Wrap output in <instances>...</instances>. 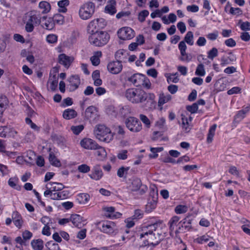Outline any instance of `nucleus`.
I'll use <instances>...</instances> for the list:
<instances>
[{"instance_id": "nucleus-2", "label": "nucleus", "mask_w": 250, "mask_h": 250, "mask_svg": "<svg viewBox=\"0 0 250 250\" xmlns=\"http://www.w3.org/2000/svg\"><path fill=\"white\" fill-rule=\"evenodd\" d=\"M125 97L133 104L146 103L148 109H153L156 105L155 96L153 93H146L139 88H129L126 90Z\"/></svg>"}, {"instance_id": "nucleus-40", "label": "nucleus", "mask_w": 250, "mask_h": 250, "mask_svg": "<svg viewBox=\"0 0 250 250\" xmlns=\"http://www.w3.org/2000/svg\"><path fill=\"white\" fill-rule=\"evenodd\" d=\"M184 41L189 45H192L193 44V34L191 31H188L187 33L184 38Z\"/></svg>"}, {"instance_id": "nucleus-50", "label": "nucleus", "mask_w": 250, "mask_h": 250, "mask_svg": "<svg viewBox=\"0 0 250 250\" xmlns=\"http://www.w3.org/2000/svg\"><path fill=\"white\" fill-rule=\"evenodd\" d=\"M177 73L170 74L167 78V81L168 83H177L179 82V79L177 76Z\"/></svg>"}, {"instance_id": "nucleus-18", "label": "nucleus", "mask_w": 250, "mask_h": 250, "mask_svg": "<svg viewBox=\"0 0 250 250\" xmlns=\"http://www.w3.org/2000/svg\"><path fill=\"white\" fill-rule=\"evenodd\" d=\"M70 221L75 227L78 228H81L85 224L83 217L79 214H72L70 217Z\"/></svg>"}, {"instance_id": "nucleus-38", "label": "nucleus", "mask_w": 250, "mask_h": 250, "mask_svg": "<svg viewBox=\"0 0 250 250\" xmlns=\"http://www.w3.org/2000/svg\"><path fill=\"white\" fill-rule=\"evenodd\" d=\"M171 99V96L169 94L164 95L162 94L160 95L158 101V105L159 106H161L165 104V103L168 102Z\"/></svg>"}, {"instance_id": "nucleus-54", "label": "nucleus", "mask_w": 250, "mask_h": 250, "mask_svg": "<svg viewBox=\"0 0 250 250\" xmlns=\"http://www.w3.org/2000/svg\"><path fill=\"white\" fill-rule=\"evenodd\" d=\"M181 57L180 59L182 61L189 62L191 60V57L186 53V51L180 52Z\"/></svg>"}, {"instance_id": "nucleus-56", "label": "nucleus", "mask_w": 250, "mask_h": 250, "mask_svg": "<svg viewBox=\"0 0 250 250\" xmlns=\"http://www.w3.org/2000/svg\"><path fill=\"white\" fill-rule=\"evenodd\" d=\"M78 170L82 173H87L90 170V168L86 164H82L78 166Z\"/></svg>"}, {"instance_id": "nucleus-20", "label": "nucleus", "mask_w": 250, "mask_h": 250, "mask_svg": "<svg viewBox=\"0 0 250 250\" xmlns=\"http://www.w3.org/2000/svg\"><path fill=\"white\" fill-rule=\"evenodd\" d=\"M182 127L183 130L186 132L188 133L190 131L191 128V125H190V122L192 119V117L189 116L188 118L186 117L183 114H182Z\"/></svg>"}, {"instance_id": "nucleus-31", "label": "nucleus", "mask_w": 250, "mask_h": 250, "mask_svg": "<svg viewBox=\"0 0 250 250\" xmlns=\"http://www.w3.org/2000/svg\"><path fill=\"white\" fill-rule=\"evenodd\" d=\"M89 195L85 193L79 194L77 196V201L80 204H85L89 200Z\"/></svg>"}, {"instance_id": "nucleus-64", "label": "nucleus", "mask_w": 250, "mask_h": 250, "mask_svg": "<svg viewBox=\"0 0 250 250\" xmlns=\"http://www.w3.org/2000/svg\"><path fill=\"white\" fill-rule=\"evenodd\" d=\"M177 26L182 34L185 32L186 30V26L184 22L182 21L179 22L177 24Z\"/></svg>"}, {"instance_id": "nucleus-13", "label": "nucleus", "mask_w": 250, "mask_h": 250, "mask_svg": "<svg viewBox=\"0 0 250 250\" xmlns=\"http://www.w3.org/2000/svg\"><path fill=\"white\" fill-rule=\"evenodd\" d=\"M141 180L139 178H134L132 180L131 184L129 186V189L131 191H139L140 194H143L145 192L144 189H140L142 186Z\"/></svg>"}, {"instance_id": "nucleus-15", "label": "nucleus", "mask_w": 250, "mask_h": 250, "mask_svg": "<svg viewBox=\"0 0 250 250\" xmlns=\"http://www.w3.org/2000/svg\"><path fill=\"white\" fill-rule=\"evenodd\" d=\"M192 219H190L188 216H187L179 222L181 224L178 229L175 231V236H177L178 234L180 232V229L181 228H184L186 229L189 230L191 229V222Z\"/></svg>"}, {"instance_id": "nucleus-48", "label": "nucleus", "mask_w": 250, "mask_h": 250, "mask_svg": "<svg viewBox=\"0 0 250 250\" xmlns=\"http://www.w3.org/2000/svg\"><path fill=\"white\" fill-rule=\"evenodd\" d=\"M218 55V51L216 48L213 47L208 52V58L211 60H213L214 58L217 57Z\"/></svg>"}, {"instance_id": "nucleus-22", "label": "nucleus", "mask_w": 250, "mask_h": 250, "mask_svg": "<svg viewBox=\"0 0 250 250\" xmlns=\"http://www.w3.org/2000/svg\"><path fill=\"white\" fill-rule=\"evenodd\" d=\"M103 176V171L98 165L94 167L91 173L89 175L91 179L96 181L100 180Z\"/></svg>"}, {"instance_id": "nucleus-7", "label": "nucleus", "mask_w": 250, "mask_h": 250, "mask_svg": "<svg viewBox=\"0 0 250 250\" xmlns=\"http://www.w3.org/2000/svg\"><path fill=\"white\" fill-rule=\"evenodd\" d=\"M106 25L105 20L98 18L91 21L88 25L87 31L90 34L99 32V30L104 28Z\"/></svg>"}, {"instance_id": "nucleus-30", "label": "nucleus", "mask_w": 250, "mask_h": 250, "mask_svg": "<svg viewBox=\"0 0 250 250\" xmlns=\"http://www.w3.org/2000/svg\"><path fill=\"white\" fill-rule=\"evenodd\" d=\"M46 17L42 21V26L47 30H51L54 27V22L51 18L46 20Z\"/></svg>"}, {"instance_id": "nucleus-36", "label": "nucleus", "mask_w": 250, "mask_h": 250, "mask_svg": "<svg viewBox=\"0 0 250 250\" xmlns=\"http://www.w3.org/2000/svg\"><path fill=\"white\" fill-rule=\"evenodd\" d=\"M157 206V202L154 199L149 200L146 206V211L147 212L152 211Z\"/></svg>"}, {"instance_id": "nucleus-62", "label": "nucleus", "mask_w": 250, "mask_h": 250, "mask_svg": "<svg viewBox=\"0 0 250 250\" xmlns=\"http://www.w3.org/2000/svg\"><path fill=\"white\" fill-rule=\"evenodd\" d=\"M198 109V106L196 103H194L191 105H188L187 107V109L192 113L196 112Z\"/></svg>"}, {"instance_id": "nucleus-49", "label": "nucleus", "mask_w": 250, "mask_h": 250, "mask_svg": "<svg viewBox=\"0 0 250 250\" xmlns=\"http://www.w3.org/2000/svg\"><path fill=\"white\" fill-rule=\"evenodd\" d=\"M139 118L141 121L145 125L147 128H149L150 126V121L149 119L146 115L144 114H140Z\"/></svg>"}, {"instance_id": "nucleus-29", "label": "nucleus", "mask_w": 250, "mask_h": 250, "mask_svg": "<svg viewBox=\"0 0 250 250\" xmlns=\"http://www.w3.org/2000/svg\"><path fill=\"white\" fill-rule=\"evenodd\" d=\"M49 160L50 163L54 166L59 167L61 166L60 161L56 158L53 152L49 149Z\"/></svg>"}, {"instance_id": "nucleus-23", "label": "nucleus", "mask_w": 250, "mask_h": 250, "mask_svg": "<svg viewBox=\"0 0 250 250\" xmlns=\"http://www.w3.org/2000/svg\"><path fill=\"white\" fill-rule=\"evenodd\" d=\"M51 9L50 4L45 1H42L39 3L38 12H40V14H45L48 13Z\"/></svg>"}, {"instance_id": "nucleus-24", "label": "nucleus", "mask_w": 250, "mask_h": 250, "mask_svg": "<svg viewBox=\"0 0 250 250\" xmlns=\"http://www.w3.org/2000/svg\"><path fill=\"white\" fill-rule=\"evenodd\" d=\"M58 83V78L56 76V74L51 75V74H50V77L48 81V83L50 84V89L54 91H55L57 86Z\"/></svg>"}, {"instance_id": "nucleus-52", "label": "nucleus", "mask_w": 250, "mask_h": 250, "mask_svg": "<svg viewBox=\"0 0 250 250\" xmlns=\"http://www.w3.org/2000/svg\"><path fill=\"white\" fill-rule=\"evenodd\" d=\"M84 128L83 125H78L76 126H72L71 130L73 133L76 135H78Z\"/></svg>"}, {"instance_id": "nucleus-55", "label": "nucleus", "mask_w": 250, "mask_h": 250, "mask_svg": "<svg viewBox=\"0 0 250 250\" xmlns=\"http://www.w3.org/2000/svg\"><path fill=\"white\" fill-rule=\"evenodd\" d=\"M149 12L146 10L142 11L139 14L138 19L141 22L145 21L146 18L148 16Z\"/></svg>"}, {"instance_id": "nucleus-5", "label": "nucleus", "mask_w": 250, "mask_h": 250, "mask_svg": "<svg viewBox=\"0 0 250 250\" xmlns=\"http://www.w3.org/2000/svg\"><path fill=\"white\" fill-rule=\"evenodd\" d=\"M95 4L92 2L88 1L82 4L79 11L81 19L83 20L90 19L95 12Z\"/></svg>"}, {"instance_id": "nucleus-43", "label": "nucleus", "mask_w": 250, "mask_h": 250, "mask_svg": "<svg viewBox=\"0 0 250 250\" xmlns=\"http://www.w3.org/2000/svg\"><path fill=\"white\" fill-rule=\"evenodd\" d=\"M195 73L199 76H204L205 75L206 71L204 65L202 63H200L197 65Z\"/></svg>"}, {"instance_id": "nucleus-41", "label": "nucleus", "mask_w": 250, "mask_h": 250, "mask_svg": "<svg viewBox=\"0 0 250 250\" xmlns=\"http://www.w3.org/2000/svg\"><path fill=\"white\" fill-rule=\"evenodd\" d=\"M115 5V1L114 0L113 1V3L107 4L105 7V12L111 15L114 14L116 12Z\"/></svg>"}, {"instance_id": "nucleus-60", "label": "nucleus", "mask_w": 250, "mask_h": 250, "mask_svg": "<svg viewBox=\"0 0 250 250\" xmlns=\"http://www.w3.org/2000/svg\"><path fill=\"white\" fill-rule=\"evenodd\" d=\"M229 13L234 15H240L242 14V11L239 8H234L231 7L230 8Z\"/></svg>"}, {"instance_id": "nucleus-63", "label": "nucleus", "mask_w": 250, "mask_h": 250, "mask_svg": "<svg viewBox=\"0 0 250 250\" xmlns=\"http://www.w3.org/2000/svg\"><path fill=\"white\" fill-rule=\"evenodd\" d=\"M143 217V211L140 209H136L134 211V214L133 216V219H139Z\"/></svg>"}, {"instance_id": "nucleus-19", "label": "nucleus", "mask_w": 250, "mask_h": 250, "mask_svg": "<svg viewBox=\"0 0 250 250\" xmlns=\"http://www.w3.org/2000/svg\"><path fill=\"white\" fill-rule=\"evenodd\" d=\"M104 215L110 219H115L119 218L122 214L118 212H115V208L112 207H106L104 209Z\"/></svg>"}, {"instance_id": "nucleus-53", "label": "nucleus", "mask_w": 250, "mask_h": 250, "mask_svg": "<svg viewBox=\"0 0 250 250\" xmlns=\"http://www.w3.org/2000/svg\"><path fill=\"white\" fill-rule=\"evenodd\" d=\"M25 30L27 32H31L33 31L35 24L25 19Z\"/></svg>"}, {"instance_id": "nucleus-1", "label": "nucleus", "mask_w": 250, "mask_h": 250, "mask_svg": "<svg viewBox=\"0 0 250 250\" xmlns=\"http://www.w3.org/2000/svg\"><path fill=\"white\" fill-rule=\"evenodd\" d=\"M162 222L160 221L145 225L137 233V236L143 241L146 242V244L145 242L146 245L152 246L154 247L167 236L166 232L159 230V229L162 228Z\"/></svg>"}, {"instance_id": "nucleus-28", "label": "nucleus", "mask_w": 250, "mask_h": 250, "mask_svg": "<svg viewBox=\"0 0 250 250\" xmlns=\"http://www.w3.org/2000/svg\"><path fill=\"white\" fill-rule=\"evenodd\" d=\"M95 150H96L95 152V154L98 157V159L99 160H102L106 157V152L105 149L102 146H100L98 144L97 148Z\"/></svg>"}, {"instance_id": "nucleus-10", "label": "nucleus", "mask_w": 250, "mask_h": 250, "mask_svg": "<svg viewBox=\"0 0 250 250\" xmlns=\"http://www.w3.org/2000/svg\"><path fill=\"white\" fill-rule=\"evenodd\" d=\"M46 18V16H42L40 14V12L38 10H33L27 13L25 16V19L28 20L29 21L32 22L35 24V25H37L40 24L41 19L43 20Z\"/></svg>"}, {"instance_id": "nucleus-39", "label": "nucleus", "mask_w": 250, "mask_h": 250, "mask_svg": "<svg viewBox=\"0 0 250 250\" xmlns=\"http://www.w3.org/2000/svg\"><path fill=\"white\" fill-rule=\"evenodd\" d=\"M54 24L62 25L64 21V17L60 14H56L52 18Z\"/></svg>"}, {"instance_id": "nucleus-12", "label": "nucleus", "mask_w": 250, "mask_h": 250, "mask_svg": "<svg viewBox=\"0 0 250 250\" xmlns=\"http://www.w3.org/2000/svg\"><path fill=\"white\" fill-rule=\"evenodd\" d=\"M81 146L86 149H95L97 148L98 144L93 140L85 138L80 142Z\"/></svg>"}, {"instance_id": "nucleus-4", "label": "nucleus", "mask_w": 250, "mask_h": 250, "mask_svg": "<svg viewBox=\"0 0 250 250\" xmlns=\"http://www.w3.org/2000/svg\"><path fill=\"white\" fill-rule=\"evenodd\" d=\"M89 41L91 44L96 46H102L106 44L110 38L109 35L105 31L91 34Z\"/></svg>"}, {"instance_id": "nucleus-51", "label": "nucleus", "mask_w": 250, "mask_h": 250, "mask_svg": "<svg viewBox=\"0 0 250 250\" xmlns=\"http://www.w3.org/2000/svg\"><path fill=\"white\" fill-rule=\"evenodd\" d=\"M49 250H59L60 247L58 244L55 243L53 241L48 242L46 245Z\"/></svg>"}, {"instance_id": "nucleus-42", "label": "nucleus", "mask_w": 250, "mask_h": 250, "mask_svg": "<svg viewBox=\"0 0 250 250\" xmlns=\"http://www.w3.org/2000/svg\"><path fill=\"white\" fill-rule=\"evenodd\" d=\"M188 208L187 206L179 205L175 208L174 211L176 214H183L188 211Z\"/></svg>"}, {"instance_id": "nucleus-14", "label": "nucleus", "mask_w": 250, "mask_h": 250, "mask_svg": "<svg viewBox=\"0 0 250 250\" xmlns=\"http://www.w3.org/2000/svg\"><path fill=\"white\" fill-rule=\"evenodd\" d=\"M70 90L71 91L77 89L80 84V78L78 75H72L68 79Z\"/></svg>"}, {"instance_id": "nucleus-9", "label": "nucleus", "mask_w": 250, "mask_h": 250, "mask_svg": "<svg viewBox=\"0 0 250 250\" xmlns=\"http://www.w3.org/2000/svg\"><path fill=\"white\" fill-rule=\"evenodd\" d=\"M118 37L122 40H130L135 36L134 31L129 27H123L117 32Z\"/></svg>"}, {"instance_id": "nucleus-45", "label": "nucleus", "mask_w": 250, "mask_h": 250, "mask_svg": "<svg viewBox=\"0 0 250 250\" xmlns=\"http://www.w3.org/2000/svg\"><path fill=\"white\" fill-rule=\"evenodd\" d=\"M241 29L243 31H250V22L249 21L243 22L242 20H239L238 23Z\"/></svg>"}, {"instance_id": "nucleus-25", "label": "nucleus", "mask_w": 250, "mask_h": 250, "mask_svg": "<svg viewBox=\"0 0 250 250\" xmlns=\"http://www.w3.org/2000/svg\"><path fill=\"white\" fill-rule=\"evenodd\" d=\"M12 217L14 225L19 229L21 228L22 226V221L20 213L17 211H14L12 213Z\"/></svg>"}, {"instance_id": "nucleus-27", "label": "nucleus", "mask_w": 250, "mask_h": 250, "mask_svg": "<svg viewBox=\"0 0 250 250\" xmlns=\"http://www.w3.org/2000/svg\"><path fill=\"white\" fill-rule=\"evenodd\" d=\"M77 115L76 111L72 109H67L63 111V117L66 120L75 118Z\"/></svg>"}, {"instance_id": "nucleus-32", "label": "nucleus", "mask_w": 250, "mask_h": 250, "mask_svg": "<svg viewBox=\"0 0 250 250\" xmlns=\"http://www.w3.org/2000/svg\"><path fill=\"white\" fill-rule=\"evenodd\" d=\"M31 245L34 250H42L43 248V242L40 239L33 240Z\"/></svg>"}, {"instance_id": "nucleus-61", "label": "nucleus", "mask_w": 250, "mask_h": 250, "mask_svg": "<svg viewBox=\"0 0 250 250\" xmlns=\"http://www.w3.org/2000/svg\"><path fill=\"white\" fill-rule=\"evenodd\" d=\"M6 41L7 39H0V53L3 52L6 49Z\"/></svg>"}, {"instance_id": "nucleus-17", "label": "nucleus", "mask_w": 250, "mask_h": 250, "mask_svg": "<svg viewBox=\"0 0 250 250\" xmlns=\"http://www.w3.org/2000/svg\"><path fill=\"white\" fill-rule=\"evenodd\" d=\"M180 217L177 216H174L170 218L168 221V225L169 229V233L171 236L172 237H176L174 235L175 231L174 229L179 223Z\"/></svg>"}, {"instance_id": "nucleus-59", "label": "nucleus", "mask_w": 250, "mask_h": 250, "mask_svg": "<svg viewBox=\"0 0 250 250\" xmlns=\"http://www.w3.org/2000/svg\"><path fill=\"white\" fill-rule=\"evenodd\" d=\"M46 41L50 43H54L57 41V36L54 34H50L47 36Z\"/></svg>"}, {"instance_id": "nucleus-33", "label": "nucleus", "mask_w": 250, "mask_h": 250, "mask_svg": "<svg viewBox=\"0 0 250 250\" xmlns=\"http://www.w3.org/2000/svg\"><path fill=\"white\" fill-rule=\"evenodd\" d=\"M69 4L68 0H62L58 2V5L59 7V11L60 12L65 13L67 11L66 7Z\"/></svg>"}, {"instance_id": "nucleus-21", "label": "nucleus", "mask_w": 250, "mask_h": 250, "mask_svg": "<svg viewBox=\"0 0 250 250\" xmlns=\"http://www.w3.org/2000/svg\"><path fill=\"white\" fill-rule=\"evenodd\" d=\"M59 62L68 68L73 61L72 57H69L64 54L59 55L58 57Z\"/></svg>"}, {"instance_id": "nucleus-47", "label": "nucleus", "mask_w": 250, "mask_h": 250, "mask_svg": "<svg viewBox=\"0 0 250 250\" xmlns=\"http://www.w3.org/2000/svg\"><path fill=\"white\" fill-rule=\"evenodd\" d=\"M107 83L108 85L112 89H115L118 86V81L116 78H110L108 80Z\"/></svg>"}, {"instance_id": "nucleus-6", "label": "nucleus", "mask_w": 250, "mask_h": 250, "mask_svg": "<svg viewBox=\"0 0 250 250\" xmlns=\"http://www.w3.org/2000/svg\"><path fill=\"white\" fill-rule=\"evenodd\" d=\"M98 228L102 232L109 235H115L118 232L117 226L112 221H102L99 223Z\"/></svg>"}, {"instance_id": "nucleus-8", "label": "nucleus", "mask_w": 250, "mask_h": 250, "mask_svg": "<svg viewBox=\"0 0 250 250\" xmlns=\"http://www.w3.org/2000/svg\"><path fill=\"white\" fill-rule=\"evenodd\" d=\"M126 127L131 132H138L141 130L142 125L139 120L134 117L127 118L125 121Z\"/></svg>"}, {"instance_id": "nucleus-57", "label": "nucleus", "mask_w": 250, "mask_h": 250, "mask_svg": "<svg viewBox=\"0 0 250 250\" xmlns=\"http://www.w3.org/2000/svg\"><path fill=\"white\" fill-rule=\"evenodd\" d=\"M40 221L44 226H51L52 224L51 218L47 216H43Z\"/></svg>"}, {"instance_id": "nucleus-16", "label": "nucleus", "mask_w": 250, "mask_h": 250, "mask_svg": "<svg viewBox=\"0 0 250 250\" xmlns=\"http://www.w3.org/2000/svg\"><path fill=\"white\" fill-rule=\"evenodd\" d=\"M145 79V75L140 73H136L128 78V81L136 86L141 85Z\"/></svg>"}, {"instance_id": "nucleus-44", "label": "nucleus", "mask_w": 250, "mask_h": 250, "mask_svg": "<svg viewBox=\"0 0 250 250\" xmlns=\"http://www.w3.org/2000/svg\"><path fill=\"white\" fill-rule=\"evenodd\" d=\"M129 168V167H121L118 169L117 173V176L120 178H122L124 177V176L126 177V175L127 174Z\"/></svg>"}, {"instance_id": "nucleus-11", "label": "nucleus", "mask_w": 250, "mask_h": 250, "mask_svg": "<svg viewBox=\"0 0 250 250\" xmlns=\"http://www.w3.org/2000/svg\"><path fill=\"white\" fill-rule=\"evenodd\" d=\"M107 68L108 71L113 74H119L123 69L122 62L118 60L111 62L108 63Z\"/></svg>"}, {"instance_id": "nucleus-3", "label": "nucleus", "mask_w": 250, "mask_h": 250, "mask_svg": "<svg viewBox=\"0 0 250 250\" xmlns=\"http://www.w3.org/2000/svg\"><path fill=\"white\" fill-rule=\"evenodd\" d=\"M94 134L97 139L105 143H109L113 138L110 129L103 125H99L96 126Z\"/></svg>"}, {"instance_id": "nucleus-58", "label": "nucleus", "mask_w": 250, "mask_h": 250, "mask_svg": "<svg viewBox=\"0 0 250 250\" xmlns=\"http://www.w3.org/2000/svg\"><path fill=\"white\" fill-rule=\"evenodd\" d=\"M127 150H122L117 154V157L120 160H125L127 158Z\"/></svg>"}, {"instance_id": "nucleus-46", "label": "nucleus", "mask_w": 250, "mask_h": 250, "mask_svg": "<svg viewBox=\"0 0 250 250\" xmlns=\"http://www.w3.org/2000/svg\"><path fill=\"white\" fill-rule=\"evenodd\" d=\"M96 111V108L93 106H90L88 107L85 110V117L87 119H90L93 117Z\"/></svg>"}, {"instance_id": "nucleus-35", "label": "nucleus", "mask_w": 250, "mask_h": 250, "mask_svg": "<svg viewBox=\"0 0 250 250\" xmlns=\"http://www.w3.org/2000/svg\"><path fill=\"white\" fill-rule=\"evenodd\" d=\"M216 127L217 125L216 124L213 125L210 127L207 139V141L208 143H210L212 141Z\"/></svg>"}, {"instance_id": "nucleus-37", "label": "nucleus", "mask_w": 250, "mask_h": 250, "mask_svg": "<svg viewBox=\"0 0 250 250\" xmlns=\"http://www.w3.org/2000/svg\"><path fill=\"white\" fill-rule=\"evenodd\" d=\"M7 104V100L5 96L0 97V121L1 120L2 114L5 108V106Z\"/></svg>"}, {"instance_id": "nucleus-26", "label": "nucleus", "mask_w": 250, "mask_h": 250, "mask_svg": "<svg viewBox=\"0 0 250 250\" xmlns=\"http://www.w3.org/2000/svg\"><path fill=\"white\" fill-rule=\"evenodd\" d=\"M64 188V186L62 183L57 182H49L46 185L47 189H50L54 191L61 190Z\"/></svg>"}, {"instance_id": "nucleus-34", "label": "nucleus", "mask_w": 250, "mask_h": 250, "mask_svg": "<svg viewBox=\"0 0 250 250\" xmlns=\"http://www.w3.org/2000/svg\"><path fill=\"white\" fill-rule=\"evenodd\" d=\"M18 182L19 179L17 176L10 178L8 181V185L10 187L19 190L21 188L18 185Z\"/></svg>"}]
</instances>
